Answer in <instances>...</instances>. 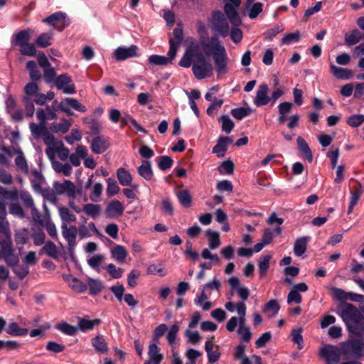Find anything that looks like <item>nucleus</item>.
<instances>
[{
    "mask_svg": "<svg viewBox=\"0 0 364 364\" xmlns=\"http://www.w3.org/2000/svg\"><path fill=\"white\" fill-rule=\"evenodd\" d=\"M204 39L201 40L200 43L196 40L191 38L186 49V51L179 61V65L183 68H190L192 61L198 59V55L203 54L200 52V44L204 52L208 55H212L215 69L218 75H223L228 73V55L225 46L219 41L218 37L212 36L209 43H204Z\"/></svg>",
    "mask_w": 364,
    "mask_h": 364,
    "instance_id": "f257e3e1",
    "label": "nucleus"
},
{
    "mask_svg": "<svg viewBox=\"0 0 364 364\" xmlns=\"http://www.w3.org/2000/svg\"><path fill=\"white\" fill-rule=\"evenodd\" d=\"M193 60L194 63L192 65V71L196 79L202 80L213 75V65L205 59L203 54L198 55V59Z\"/></svg>",
    "mask_w": 364,
    "mask_h": 364,
    "instance_id": "f03ea898",
    "label": "nucleus"
},
{
    "mask_svg": "<svg viewBox=\"0 0 364 364\" xmlns=\"http://www.w3.org/2000/svg\"><path fill=\"white\" fill-rule=\"evenodd\" d=\"M246 305L243 302L237 304V314L239 315V327L237 331L241 341L247 343L250 341L252 333L250 328L245 325Z\"/></svg>",
    "mask_w": 364,
    "mask_h": 364,
    "instance_id": "7ed1b4c3",
    "label": "nucleus"
},
{
    "mask_svg": "<svg viewBox=\"0 0 364 364\" xmlns=\"http://www.w3.org/2000/svg\"><path fill=\"white\" fill-rule=\"evenodd\" d=\"M342 354L346 356L361 357L364 355V338L349 340L341 343Z\"/></svg>",
    "mask_w": 364,
    "mask_h": 364,
    "instance_id": "20e7f679",
    "label": "nucleus"
},
{
    "mask_svg": "<svg viewBox=\"0 0 364 364\" xmlns=\"http://www.w3.org/2000/svg\"><path fill=\"white\" fill-rule=\"evenodd\" d=\"M211 28L215 32L219 33L223 37H225L229 34V23L222 11H215L213 13Z\"/></svg>",
    "mask_w": 364,
    "mask_h": 364,
    "instance_id": "39448f33",
    "label": "nucleus"
},
{
    "mask_svg": "<svg viewBox=\"0 0 364 364\" xmlns=\"http://www.w3.org/2000/svg\"><path fill=\"white\" fill-rule=\"evenodd\" d=\"M58 31H63L70 24L68 15L62 11L55 12L42 20Z\"/></svg>",
    "mask_w": 364,
    "mask_h": 364,
    "instance_id": "423d86ee",
    "label": "nucleus"
},
{
    "mask_svg": "<svg viewBox=\"0 0 364 364\" xmlns=\"http://www.w3.org/2000/svg\"><path fill=\"white\" fill-rule=\"evenodd\" d=\"M240 3L241 0H225L224 5V11L231 23L235 26L241 24V19L237 13V9Z\"/></svg>",
    "mask_w": 364,
    "mask_h": 364,
    "instance_id": "0eeeda50",
    "label": "nucleus"
},
{
    "mask_svg": "<svg viewBox=\"0 0 364 364\" xmlns=\"http://www.w3.org/2000/svg\"><path fill=\"white\" fill-rule=\"evenodd\" d=\"M0 247L3 250L4 259L6 264L12 268L18 263V257L16 256L11 247V241L9 237L0 240Z\"/></svg>",
    "mask_w": 364,
    "mask_h": 364,
    "instance_id": "6e6552de",
    "label": "nucleus"
},
{
    "mask_svg": "<svg viewBox=\"0 0 364 364\" xmlns=\"http://www.w3.org/2000/svg\"><path fill=\"white\" fill-rule=\"evenodd\" d=\"M341 354V348L332 345L323 346L320 351V355L325 359L326 364H338Z\"/></svg>",
    "mask_w": 364,
    "mask_h": 364,
    "instance_id": "1a4fd4ad",
    "label": "nucleus"
},
{
    "mask_svg": "<svg viewBox=\"0 0 364 364\" xmlns=\"http://www.w3.org/2000/svg\"><path fill=\"white\" fill-rule=\"evenodd\" d=\"M61 234L68 242V251H74L77 244V227L73 225H61Z\"/></svg>",
    "mask_w": 364,
    "mask_h": 364,
    "instance_id": "9d476101",
    "label": "nucleus"
},
{
    "mask_svg": "<svg viewBox=\"0 0 364 364\" xmlns=\"http://www.w3.org/2000/svg\"><path fill=\"white\" fill-rule=\"evenodd\" d=\"M55 85L64 94L70 95L76 92L75 86L68 74H62L58 76L55 80Z\"/></svg>",
    "mask_w": 364,
    "mask_h": 364,
    "instance_id": "9b49d317",
    "label": "nucleus"
},
{
    "mask_svg": "<svg viewBox=\"0 0 364 364\" xmlns=\"http://www.w3.org/2000/svg\"><path fill=\"white\" fill-rule=\"evenodd\" d=\"M269 88L266 84L259 85L254 99V105L257 107H263L271 102L270 96H268Z\"/></svg>",
    "mask_w": 364,
    "mask_h": 364,
    "instance_id": "f8f14e48",
    "label": "nucleus"
},
{
    "mask_svg": "<svg viewBox=\"0 0 364 364\" xmlns=\"http://www.w3.org/2000/svg\"><path fill=\"white\" fill-rule=\"evenodd\" d=\"M53 188L55 189L57 195L65 193L70 197H73L75 194V187L73 183L69 180H65L62 183L54 181Z\"/></svg>",
    "mask_w": 364,
    "mask_h": 364,
    "instance_id": "ddd939ff",
    "label": "nucleus"
},
{
    "mask_svg": "<svg viewBox=\"0 0 364 364\" xmlns=\"http://www.w3.org/2000/svg\"><path fill=\"white\" fill-rule=\"evenodd\" d=\"M113 55L117 61H124L136 55V46H119L114 50Z\"/></svg>",
    "mask_w": 364,
    "mask_h": 364,
    "instance_id": "4468645a",
    "label": "nucleus"
},
{
    "mask_svg": "<svg viewBox=\"0 0 364 364\" xmlns=\"http://www.w3.org/2000/svg\"><path fill=\"white\" fill-rule=\"evenodd\" d=\"M228 284L231 288L232 291H236L242 299L241 302L247 301L250 296V290L247 287L240 286V280L237 277H232L228 279Z\"/></svg>",
    "mask_w": 364,
    "mask_h": 364,
    "instance_id": "2eb2a0df",
    "label": "nucleus"
},
{
    "mask_svg": "<svg viewBox=\"0 0 364 364\" xmlns=\"http://www.w3.org/2000/svg\"><path fill=\"white\" fill-rule=\"evenodd\" d=\"M160 350L157 343H151L148 350V359L144 364H160L164 358V355L160 353Z\"/></svg>",
    "mask_w": 364,
    "mask_h": 364,
    "instance_id": "dca6fc26",
    "label": "nucleus"
},
{
    "mask_svg": "<svg viewBox=\"0 0 364 364\" xmlns=\"http://www.w3.org/2000/svg\"><path fill=\"white\" fill-rule=\"evenodd\" d=\"M36 117L39 122L46 124L48 121L53 120L57 118L55 109L52 107L47 106L46 108H39L36 111Z\"/></svg>",
    "mask_w": 364,
    "mask_h": 364,
    "instance_id": "f3484780",
    "label": "nucleus"
},
{
    "mask_svg": "<svg viewBox=\"0 0 364 364\" xmlns=\"http://www.w3.org/2000/svg\"><path fill=\"white\" fill-rule=\"evenodd\" d=\"M109 146V141L106 137L98 136L92 139L91 149L95 154H100L105 152Z\"/></svg>",
    "mask_w": 364,
    "mask_h": 364,
    "instance_id": "a211bd4d",
    "label": "nucleus"
},
{
    "mask_svg": "<svg viewBox=\"0 0 364 364\" xmlns=\"http://www.w3.org/2000/svg\"><path fill=\"white\" fill-rule=\"evenodd\" d=\"M32 33L33 31L31 28H27L14 34L11 37L12 44H15L19 47L23 46L29 42Z\"/></svg>",
    "mask_w": 364,
    "mask_h": 364,
    "instance_id": "6ab92c4d",
    "label": "nucleus"
},
{
    "mask_svg": "<svg viewBox=\"0 0 364 364\" xmlns=\"http://www.w3.org/2000/svg\"><path fill=\"white\" fill-rule=\"evenodd\" d=\"M124 211V207L119 200L110 202L106 207L105 214L107 218H116L121 215Z\"/></svg>",
    "mask_w": 364,
    "mask_h": 364,
    "instance_id": "aec40b11",
    "label": "nucleus"
},
{
    "mask_svg": "<svg viewBox=\"0 0 364 364\" xmlns=\"http://www.w3.org/2000/svg\"><path fill=\"white\" fill-rule=\"evenodd\" d=\"M232 140L228 136H220L218 138L216 145L213 148L212 152L217 154L218 157H223L227 151L228 144H231Z\"/></svg>",
    "mask_w": 364,
    "mask_h": 364,
    "instance_id": "412c9836",
    "label": "nucleus"
},
{
    "mask_svg": "<svg viewBox=\"0 0 364 364\" xmlns=\"http://www.w3.org/2000/svg\"><path fill=\"white\" fill-rule=\"evenodd\" d=\"M30 181L32 188L36 192L41 191L46 184V179L42 173L37 169H34L31 171Z\"/></svg>",
    "mask_w": 364,
    "mask_h": 364,
    "instance_id": "4be33fe9",
    "label": "nucleus"
},
{
    "mask_svg": "<svg viewBox=\"0 0 364 364\" xmlns=\"http://www.w3.org/2000/svg\"><path fill=\"white\" fill-rule=\"evenodd\" d=\"M101 323L100 318L90 320L88 316L78 318L77 328L81 331L85 332L93 329L95 326H98Z\"/></svg>",
    "mask_w": 364,
    "mask_h": 364,
    "instance_id": "5701e85b",
    "label": "nucleus"
},
{
    "mask_svg": "<svg viewBox=\"0 0 364 364\" xmlns=\"http://www.w3.org/2000/svg\"><path fill=\"white\" fill-rule=\"evenodd\" d=\"M6 205L4 202L0 201V235L2 234L5 237H9V225L6 220Z\"/></svg>",
    "mask_w": 364,
    "mask_h": 364,
    "instance_id": "b1692460",
    "label": "nucleus"
},
{
    "mask_svg": "<svg viewBox=\"0 0 364 364\" xmlns=\"http://www.w3.org/2000/svg\"><path fill=\"white\" fill-rule=\"evenodd\" d=\"M138 173L146 181H151L154 176V172L150 160H143L141 164L138 166Z\"/></svg>",
    "mask_w": 364,
    "mask_h": 364,
    "instance_id": "393cba45",
    "label": "nucleus"
},
{
    "mask_svg": "<svg viewBox=\"0 0 364 364\" xmlns=\"http://www.w3.org/2000/svg\"><path fill=\"white\" fill-rule=\"evenodd\" d=\"M310 237H301L296 240L294 245V252L297 257H300L305 253L307 249V243Z\"/></svg>",
    "mask_w": 364,
    "mask_h": 364,
    "instance_id": "a878e982",
    "label": "nucleus"
},
{
    "mask_svg": "<svg viewBox=\"0 0 364 364\" xmlns=\"http://www.w3.org/2000/svg\"><path fill=\"white\" fill-rule=\"evenodd\" d=\"M264 4L261 2L245 3V9L248 12V16L251 19L256 18L263 11Z\"/></svg>",
    "mask_w": 364,
    "mask_h": 364,
    "instance_id": "bb28decb",
    "label": "nucleus"
},
{
    "mask_svg": "<svg viewBox=\"0 0 364 364\" xmlns=\"http://www.w3.org/2000/svg\"><path fill=\"white\" fill-rule=\"evenodd\" d=\"M298 149L302 155L308 160L309 162L313 161V155L308 144L301 136H298L296 139Z\"/></svg>",
    "mask_w": 364,
    "mask_h": 364,
    "instance_id": "cd10ccee",
    "label": "nucleus"
},
{
    "mask_svg": "<svg viewBox=\"0 0 364 364\" xmlns=\"http://www.w3.org/2000/svg\"><path fill=\"white\" fill-rule=\"evenodd\" d=\"M362 39V33L358 29H353L346 33L344 36L345 43L347 46L357 44Z\"/></svg>",
    "mask_w": 364,
    "mask_h": 364,
    "instance_id": "c85d7f7f",
    "label": "nucleus"
},
{
    "mask_svg": "<svg viewBox=\"0 0 364 364\" xmlns=\"http://www.w3.org/2000/svg\"><path fill=\"white\" fill-rule=\"evenodd\" d=\"M59 215L60 217L62 223L61 225H70V223L76 221V216L71 213L66 207L60 206L58 208Z\"/></svg>",
    "mask_w": 364,
    "mask_h": 364,
    "instance_id": "c756f323",
    "label": "nucleus"
},
{
    "mask_svg": "<svg viewBox=\"0 0 364 364\" xmlns=\"http://www.w3.org/2000/svg\"><path fill=\"white\" fill-rule=\"evenodd\" d=\"M356 313V308L351 304H346L343 309L341 310V316L346 325L348 322L352 321Z\"/></svg>",
    "mask_w": 364,
    "mask_h": 364,
    "instance_id": "7c9ffc66",
    "label": "nucleus"
},
{
    "mask_svg": "<svg viewBox=\"0 0 364 364\" xmlns=\"http://www.w3.org/2000/svg\"><path fill=\"white\" fill-rule=\"evenodd\" d=\"M92 346L97 353H105L108 350L107 343L103 336L98 335L92 338Z\"/></svg>",
    "mask_w": 364,
    "mask_h": 364,
    "instance_id": "2f4dec72",
    "label": "nucleus"
},
{
    "mask_svg": "<svg viewBox=\"0 0 364 364\" xmlns=\"http://www.w3.org/2000/svg\"><path fill=\"white\" fill-rule=\"evenodd\" d=\"M127 255L125 248L122 245H116L111 250L112 257L119 264L125 262Z\"/></svg>",
    "mask_w": 364,
    "mask_h": 364,
    "instance_id": "473e14b6",
    "label": "nucleus"
},
{
    "mask_svg": "<svg viewBox=\"0 0 364 364\" xmlns=\"http://www.w3.org/2000/svg\"><path fill=\"white\" fill-rule=\"evenodd\" d=\"M66 281L69 284V286L71 287V289L77 292L82 293L87 289V286L85 283L75 277H72L71 275H69L66 278Z\"/></svg>",
    "mask_w": 364,
    "mask_h": 364,
    "instance_id": "72a5a7b5",
    "label": "nucleus"
},
{
    "mask_svg": "<svg viewBox=\"0 0 364 364\" xmlns=\"http://www.w3.org/2000/svg\"><path fill=\"white\" fill-rule=\"evenodd\" d=\"M330 70L338 79L348 80L352 75V72L349 69L337 67L334 65L330 66Z\"/></svg>",
    "mask_w": 364,
    "mask_h": 364,
    "instance_id": "f704fd0d",
    "label": "nucleus"
},
{
    "mask_svg": "<svg viewBox=\"0 0 364 364\" xmlns=\"http://www.w3.org/2000/svg\"><path fill=\"white\" fill-rule=\"evenodd\" d=\"M26 68L29 73V76L32 81H38L41 79V73L34 60H28L26 63Z\"/></svg>",
    "mask_w": 364,
    "mask_h": 364,
    "instance_id": "c9c22d12",
    "label": "nucleus"
},
{
    "mask_svg": "<svg viewBox=\"0 0 364 364\" xmlns=\"http://www.w3.org/2000/svg\"><path fill=\"white\" fill-rule=\"evenodd\" d=\"M205 235L208 239V246L210 250H215L221 245L218 232L209 229L206 231Z\"/></svg>",
    "mask_w": 364,
    "mask_h": 364,
    "instance_id": "e433bc0d",
    "label": "nucleus"
},
{
    "mask_svg": "<svg viewBox=\"0 0 364 364\" xmlns=\"http://www.w3.org/2000/svg\"><path fill=\"white\" fill-rule=\"evenodd\" d=\"M41 251L54 259H58L59 258L60 252L55 244L52 241L46 242L42 247Z\"/></svg>",
    "mask_w": 364,
    "mask_h": 364,
    "instance_id": "4c0bfd02",
    "label": "nucleus"
},
{
    "mask_svg": "<svg viewBox=\"0 0 364 364\" xmlns=\"http://www.w3.org/2000/svg\"><path fill=\"white\" fill-rule=\"evenodd\" d=\"M29 128L32 135L36 139H40L48 130L46 124L41 122H39V124L33 122H30Z\"/></svg>",
    "mask_w": 364,
    "mask_h": 364,
    "instance_id": "58836bf2",
    "label": "nucleus"
},
{
    "mask_svg": "<svg viewBox=\"0 0 364 364\" xmlns=\"http://www.w3.org/2000/svg\"><path fill=\"white\" fill-rule=\"evenodd\" d=\"M71 127L70 121L63 119L60 122H53L51 124L50 129L54 133H62L65 134L68 132L70 127Z\"/></svg>",
    "mask_w": 364,
    "mask_h": 364,
    "instance_id": "ea45409f",
    "label": "nucleus"
},
{
    "mask_svg": "<svg viewBox=\"0 0 364 364\" xmlns=\"http://www.w3.org/2000/svg\"><path fill=\"white\" fill-rule=\"evenodd\" d=\"M6 332L11 336H24L28 333L26 328H20L17 323H10L6 328Z\"/></svg>",
    "mask_w": 364,
    "mask_h": 364,
    "instance_id": "a19ab883",
    "label": "nucleus"
},
{
    "mask_svg": "<svg viewBox=\"0 0 364 364\" xmlns=\"http://www.w3.org/2000/svg\"><path fill=\"white\" fill-rule=\"evenodd\" d=\"M117 176L122 186H128L131 184L132 177L127 169L120 167L117 171Z\"/></svg>",
    "mask_w": 364,
    "mask_h": 364,
    "instance_id": "79ce46f5",
    "label": "nucleus"
},
{
    "mask_svg": "<svg viewBox=\"0 0 364 364\" xmlns=\"http://www.w3.org/2000/svg\"><path fill=\"white\" fill-rule=\"evenodd\" d=\"M52 167L56 173H63L65 176H70L72 173V166L69 164H62L58 161L52 162Z\"/></svg>",
    "mask_w": 364,
    "mask_h": 364,
    "instance_id": "37998d69",
    "label": "nucleus"
},
{
    "mask_svg": "<svg viewBox=\"0 0 364 364\" xmlns=\"http://www.w3.org/2000/svg\"><path fill=\"white\" fill-rule=\"evenodd\" d=\"M16 152L18 154V156L15 159V164L16 167L23 173H28L29 171L28 166L23 151L21 149H18Z\"/></svg>",
    "mask_w": 364,
    "mask_h": 364,
    "instance_id": "c03bdc74",
    "label": "nucleus"
},
{
    "mask_svg": "<svg viewBox=\"0 0 364 364\" xmlns=\"http://www.w3.org/2000/svg\"><path fill=\"white\" fill-rule=\"evenodd\" d=\"M146 272L151 275H157L163 277L167 274V270L162 264H151L147 267Z\"/></svg>",
    "mask_w": 364,
    "mask_h": 364,
    "instance_id": "a18cd8bd",
    "label": "nucleus"
},
{
    "mask_svg": "<svg viewBox=\"0 0 364 364\" xmlns=\"http://www.w3.org/2000/svg\"><path fill=\"white\" fill-rule=\"evenodd\" d=\"M280 309V306L275 299H271L269 301L263 308V312L267 314L269 316H275Z\"/></svg>",
    "mask_w": 364,
    "mask_h": 364,
    "instance_id": "49530a36",
    "label": "nucleus"
},
{
    "mask_svg": "<svg viewBox=\"0 0 364 364\" xmlns=\"http://www.w3.org/2000/svg\"><path fill=\"white\" fill-rule=\"evenodd\" d=\"M86 284L87 288H89L90 294L91 295L98 294L103 289V284L99 279L89 278Z\"/></svg>",
    "mask_w": 364,
    "mask_h": 364,
    "instance_id": "de8ad7c7",
    "label": "nucleus"
},
{
    "mask_svg": "<svg viewBox=\"0 0 364 364\" xmlns=\"http://www.w3.org/2000/svg\"><path fill=\"white\" fill-rule=\"evenodd\" d=\"M55 328L68 336H74L77 331V326H72L65 321H61L56 324Z\"/></svg>",
    "mask_w": 364,
    "mask_h": 364,
    "instance_id": "09e8293b",
    "label": "nucleus"
},
{
    "mask_svg": "<svg viewBox=\"0 0 364 364\" xmlns=\"http://www.w3.org/2000/svg\"><path fill=\"white\" fill-rule=\"evenodd\" d=\"M82 211L92 218H96L100 215L101 209L100 205L93 203L85 204L82 207Z\"/></svg>",
    "mask_w": 364,
    "mask_h": 364,
    "instance_id": "8fccbe9b",
    "label": "nucleus"
},
{
    "mask_svg": "<svg viewBox=\"0 0 364 364\" xmlns=\"http://www.w3.org/2000/svg\"><path fill=\"white\" fill-rule=\"evenodd\" d=\"M208 299V296L205 293L204 289H203L202 292L200 295H197L194 302L197 306H201L203 310L208 311L211 306L212 304L209 301H206Z\"/></svg>",
    "mask_w": 364,
    "mask_h": 364,
    "instance_id": "3c124183",
    "label": "nucleus"
},
{
    "mask_svg": "<svg viewBox=\"0 0 364 364\" xmlns=\"http://www.w3.org/2000/svg\"><path fill=\"white\" fill-rule=\"evenodd\" d=\"M53 33L47 32L41 33L36 40V45L40 48H46L51 45Z\"/></svg>",
    "mask_w": 364,
    "mask_h": 364,
    "instance_id": "603ef678",
    "label": "nucleus"
},
{
    "mask_svg": "<svg viewBox=\"0 0 364 364\" xmlns=\"http://www.w3.org/2000/svg\"><path fill=\"white\" fill-rule=\"evenodd\" d=\"M272 258L270 255H265L262 256L259 259V274L260 278H262L269 267V262Z\"/></svg>",
    "mask_w": 364,
    "mask_h": 364,
    "instance_id": "864d4df0",
    "label": "nucleus"
},
{
    "mask_svg": "<svg viewBox=\"0 0 364 364\" xmlns=\"http://www.w3.org/2000/svg\"><path fill=\"white\" fill-rule=\"evenodd\" d=\"M23 90V97L33 99L39 92V87L35 82L32 81L25 85Z\"/></svg>",
    "mask_w": 364,
    "mask_h": 364,
    "instance_id": "5fc2aeb1",
    "label": "nucleus"
},
{
    "mask_svg": "<svg viewBox=\"0 0 364 364\" xmlns=\"http://www.w3.org/2000/svg\"><path fill=\"white\" fill-rule=\"evenodd\" d=\"M178 200L181 205L185 208H189L191 205L192 198L187 190L179 191L176 193Z\"/></svg>",
    "mask_w": 364,
    "mask_h": 364,
    "instance_id": "6e6d98bb",
    "label": "nucleus"
},
{
    "mask_svg": "<svg viewBox=\"0 0 364 364\" xmlns=\"http://www.w3.org/2000/svg\"><path fill=\"white\" fill-rule=\"evenodd\" d=\"M38 193H41L43 198L50 202L53 204H56L58 202L57 193L55 189L50 188V187H44L41 191H39Z\"/></svg>",
    "mask_w": 364,
    "mask_h": 364,
    "instance_id": "4d7b16f0",
    "label": "nucleus"
},
{
    "mask_svg": "<svg viewBox=\"0 0 364 364\" xmlns=\"http://www.w3.org/2000/svg\"><path fill=\"white\" fill-rule=\"evenodd\" d=\"M62 102L70 108H73L76 111L80 112H85L86 111L85 106L80 104L76 99L67 97L62 100Z\"/></svg>",
    "mask_w": 364,
    "mask_h": 364,
    "instance_id": "13d9d810",
    "label": "nucleus"
},
{
    "mask_svg": "<svg viewBox=\"0 0 364 364\" xmlns=\"http://www.w3.org/2000/svg\"><path fill=\"white\" fill-rule=\"evenodd\" d=\"M112 279H119L122 277L123 269L120 267H117L114 264H109L104 267Z\"/></svg>",
    "mask_w": 364,
    "mask_h": 364,
    "instance_id": "bf43d9fd",
    "label": "nucleus"
},
{
    "mask_svg": "<svg viewBox=\"0 0 364 364\" xmlns=\"http://www.w3.org/2000/svg\"><path fill=\"white\" fill-rule=\"evenodd\" d=\"M102 189V185L100 183H96L92 188V191L90 194V200L93 202L100 201Z\"/></svg>",
    "mask_w": 364,
    "mask_h": 364,
    "instance_id": "052dcab7",
    "label": "nucleus"
},
{
    "mask_svg": "<svg viewBox=\"0 0 364 364\" xmlns=\"http://www.w3.org/2000/svg\"><path fill=\"white\" fill-rule=\"evenodd\" d=\"M158 166L160 170L166 171L170 168L173 165V160L170 156H161L156 159Z\"/></svg>",
    "mask_w": 364,
    "mask_h": 364,
    "instance_id": "680f3d73",
    "label": "nucleus"
},
{
    "mask_svg": "<svg viewBox=\"0 0 364 364\" xmlns=\"http://www.w3.org/2000/svg\"><path fill=\"white\" fill-rule=\"evenodd\" d=\"M12 269L16 277L21 280L23 279L29 274V267L25 264L22 265L17 264Z\"/></svg>",
    "mask_w": 364,
    "mask_h": 364,
    "instance_id": "e2e57ef3",
    "label": "nucleus"
},
{
    "mask_svg": "<svg viewBox=\"0 0 364 364\" xmlns=\"http://www.w3.org/2000/svg\"><path fill=\"white\" fill-rule=\"evenodd\" d=\"M19 51L24 56L33 57L36 55V48L34 44L29 42L20 46Z\"/></svg>",
    "mask_w": 364,
    "mask_h": 364,
    "instance_id": "0e129e2a",
    "label": "nucleus"
},
{
    "mask_svg": "<svg viewBox=\"0 0 364 364\" xmlns=\"http://www.w3.org/2000/svg\"><path fill=\"white\" fill-rule=\"evenodd\" d=\"M220 121L222 123V130L227 134L230 133L235 126L230 117L227 114L222 115L220 118Z\"/></svg>",
    "mask_w": 364,
    "mask_h": 364,
    "instance_id": "69168bd1",
    "label": "nucleus"
},
{
    "mask_svg": "<svg viewBox=\"0 0 364 364\" xmlns=\"http://www.w3.org/2000/svg\"><path fill=\"white\" fill-rule=\"evenodd\" d=\"M18 198L21 199L25 207L27 208H30L35 205L31 195L27 191H21L18 192Z\"/></svg>",
    "mask_w": 364,
    "mask_h": 364,
    "instance_id": "338daca9",
    "label": "nucleus"
},
{
    "mask_svg": "<svg viewBox=\"0 0 364 364\" xmlns=\"http://www.w3.org/2000/svg\"><path fill=\"white\" fill-rule=\"evenodd\" d=\"M364 122V114H358L350 115L347 119V124L351 127H358Z\"/></svg>",
    "mask_w": 364,
    "mask_h": 364,
    "instance_id": "774afa93",
    "label": "nucleus"
}]
</instances>
